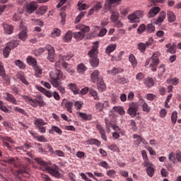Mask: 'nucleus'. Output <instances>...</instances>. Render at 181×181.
Instances as JSON below:
<instances>
[{"mask_svg":"<svg viewBox=\"0 0 181 181\" xmlns=\"http://www.w3.org/2000/svg\"><path fill=\"white\" fill-rule=\"evenodd\" d=\"M171 120L173 124H176V122L177 121V112L174 111L172 113Z\"/></svg>","mask_w":181,"mask_h":181,"instance_id":"nucleus-53","label":"nucleus"},{"mask_svg":"<svg viewBox=\"0 0 181 181\" xmlns=\"http://www.w3.org/2000/svg\"><path fill=\"white\" fill-rule=\"evenodd\" d=\"M74 56V54L73 53H69L67 55H59V59L60 60H62V62H66V60H70L71 57Z\"/></svg>","mask_w":181,"mask_h":181,"instance_id":"nucleus-37","label":"nucleus"},{"mask_svg":"<svg viewBox=\"0 0 181 181\" xmlns=\"http://www.w3.org/2000/svg\"><path fill=\"white\" fill-rule=\"evenodd\" d=\"M107 148L113 152H117V153H119V148H118V146H117V144H112L110 146H108Z\"/></svg>","mask_w":181,"mask_h":181,"instance_id":"nucleus-48","label":"nucleus"},{"mask_svg":"<svg viewBox=\"0 0 181 181\" xmlns=\"http://www.w3.org/2000/svg\"><path fill=\"white\" fill-rule=\"evenodd\" d=\"M129 62L131 63L132 67L134 68L138 66V61L136 60V58L135 57V55H134V54H130L129 55Z\"/></svg>","mask_w":181,"mask_h":181,"instance_id":"nucleus-25","label":"nucleus"},{"mask_svg":"<svg viewBox=\"0 0 181 181\" xmlns=\"http://www.w3.org/2000/svg\"><path fill=\"white\" fill-rule=\"evenodd\" d=\"M145 84L146 86V87H152L153 86V79L152 78H146V80H145Z\"/></svg>","mask_w":181,"mask_h":181,"instance_id":"nucleus-46","label":"nucleus"},{"mask_svg":"<svg viewBox=\"0 0 181 181\" xmlns=\"http://www.w3.org/2000/svg\"><path fill=\"white\" fill-rule=\"evenodd\" d=\"M18 37L19 39H21V40H23V42H25V40H26V39L28 38V35L26 33V31L21 30L18 34Z\"/></svg>","mask_w":181,"mask_h":181,"instance_id":"nucleus-40","label":"nucleus"},{"mask_svg":"<svg viewBox=\"0 0 181 181\" xmlns=\"http://www.w3.org/2000/svg\"><path fill=\"white\" fill-rule=\"evenodd\" d=\"M146 31L147 33H152V32H155V25H153V24H148L146 28Z\"/></svg>","mask_w":181,"mask_h":181,"instance_id":"nucleus-52","label":"nucleus"},{"mask_svg":"<svg viewBox=\"0 0 181 181\" xmlns=\"http://www.w3.org/2000/svg\"><path fill=\"white\" fill-rule=\"evenodd\" d=\"M95 107L97 110V111H98V112H101V111H103V103L98 102L95 103Z\"/></svg>","mask_w":181,"mask_h":181,"instance_id":"nucleus-60","label":"nucleus"},{"mask_svg":"<svg viewBox=\"0 0 181 181\" xmlns=\"http://www.w3.org/2000/svg\"><path fill=\"white\" fill-rule=\"evenodd\" d=\"M37 163H38V165H40V166H42L45 170L48 172V173H49L52 176H54V177H60V172H59V167H57V165L49 167L48 166L49 163L42 160V158H37Z\"/></svg>","mask_w":181,"mask_h":181,"instance_id":"nucleus-2","label":"nucleus"},{"mask_svg":"<svg viewBox=\"0 0 181 181\" xmlns=\"http://www.w3.org/2000/svg\"><path fill=\"white\" fill-rule=\"evenodd\" d=\"M138 49L141 53H144L146 50V45L144 42H140L138 44Z\"/></svg>","mask_w":181,"mask_h":181,"instance_id":"nucleus-49","label":"nucleus"},{"mask_svg":"<svg viewBox=\"0 0 181 181\" xmlns=\"http://www.w3.org/2000/svg\"><path fill=\"white\" fill-rule=\"evenodd\" d=\"M145 30H146V27L145 26V24H141L137 29V33L141 35V33H144Z\"/></svg>","mask_w":181,"mask_h":181,"instance_id":"nucleus-55","label":"nucleus"},{"mask_svg":"<svg viewBox=\"0 0 181 181\" xmlns=\"http://www.w3.org/2000/svg\"><path fill=\"white\" fill-rule=\"evenodd\" d=\"M11 50H12L9 47L6 45V47L3 49V54L5 59L9 57V54H11Z\"/></svg>","mask_w":181,"mask_h":181,"instance_id":"nucleus-35","label":"nucleus"},{"mask_svg":"<svg viewBox=\"0 0 181 181\" xmlns=\"http://www.w3.org/2000/svg\"><path fill=\"white\" fill-rule=\"evenodd\" d=\"M96 129L99 131L102 139H103L105 142H107V134H105V129H104V127L100 124H97Z\"/></svg>","mask_w":181,"mask_h":181,"instance_id":"nucleus-14","label":"nucleus"},{"mask_svg":"<svg viewBox=\"0 0 181 181\" xmlns=\"http://www.w3.org/2000/svg\"><path fill=\"white\" fill-rule=\"evenodd\" d=\"M60 33H62V30L59 28H54L52 33V37H54V36H60Z\"/></svg>","mask_w":181,"mask_h":181,"instance_id":"nucleus-57","label":"nucleus"},{"mask_svg":"<svg viewBox=\"0 0 181 181\" xmlns=\"http://www.w3.org/2000/svg\"><path fill=\"white\" fill-rule=\"evenodd\" d=\"M89 62L92 67H98V64H100V60L97 57L90 58Z\"/></svg>","mask_w":181,"mask_h":181,"instance_id":"nucleus-31","label":"nucleus"},{"mask_svg":"<svg viewBox=\"0 0 181 181\" xmlns=\"http://www.w3.org/2000/svg\"><path fill=\"white\" fill-rule=\"evenodd\" d=\"M144 16V13L141 11H136L132 14L129 15L128 19L130 23H139L141 21V18Z\"/></svg>","mask_w":181,"mask_h":181,"instance_id":"nucleus-6","label":"nucleus"},{"mask_svg":"<svg viewBox=\"0 0 181 181\" xmlns=\"http://www.w3.org/2000/svg\"><path fill=\"white\" fill-rule=\"evenodd\" d=\"M160 12V7H153L151 8L148 13V18H155L156 15L158 14V13Z\"/></svg>","mask_w":181,"mask_h":181,"instance_id":"nucleus-13","label":"nucleus"},{"mask_svg":"<svg viewBox=\"0 0 181 181\" xmlns=\"http://www.w3.org/2000/svg\"><path fill=\"white\" fill-rule=\"evenodd\" d=\"M89 93L90 94V95H92V97H93L94 100H100V97H98V94L95 90L90 89Z\"/></svg>","mask_w":181,"mask_h":181,"instance_id":"nucleus-51","label":"nucleus"},{"mask_svg":"<svg viewBox=\"0 0 181 181\" xmlns=\"http://www.w3.org/2000/svg\"><path fill=\"white\" fill-rule=\"evenodd\" d=\"M168 84H173V86H177L179 84V78H171L167 79Z\"/></svg>","mask_w":181,"mask_h":181,"instance_id":"nucleus-36","label":"nucleus"},{"mask_svg":"<svg viewBox=\"0 0 181 181\" xmlns=\"http://www.w3.org/2000/svg\"><path fill=\"white\" fill-rule=\"evenodd\" d=\"M47 11V6H41L38 9V11H37L35 12V13L37 15H45V13H46Z\"/></svg>","mask_w":181,"mask_h":181,"instance_id":"nucleus-41","label":"nucleus"},{"mask_svg":"<svg viewBox=\"0 0 181 181\" xmlns=\"http://www.w3.org/2000/svg\"><path fill=\"white\" fill-rule=\"evenodd\" d=\"M122 70H121V68H116L114 67L112 69L107 71V73L109 74H112V76H115L116 74H118L119 73H121Z\"/></svg>","mask_w":181,"mask_h":181,"instance_id":"nucleus-34","label":"nucleus"},{"mask_svg":"<svg viewBox=\"0 0 181 181\" xmlns=\"http://www.w3.org/2000/svg\"><path fill=\"white\" fill-rule=\"evenodd\" d=\"M62 67H64L69 74H74V69H73V68H71L66 62H62Z\"/></svg>","mask_w":181,"mask_h":181,"instance_id":"nucleus-28","label":"nucleus"},{"mask_svg":"<svg viewBox=\"0 0 181 181\" xmlns=\"http://www.w3.org/2000/svg\"><path fill=\"white\" fill-rule=\"evenodd\" d=\"M83 104L84 103L83 102L76 101L75 102L74 107L77 110H81V107H83Z\"/></svg>","mask_w":181,"mask_h":181,"instance_id":"nucleus-64","label":"nucleus"},{"mask_svg":"<svg viewBox=\"0 0 181 181\" xmlns=\"http://www.w3.org/2000/svg\"><path fill=\"white\" fill-rule=\"evenodd\" d=\"M98 76H100V71L98 70H94L93 73L90 74V78L93 81V83H97L98 82Z\"/></svg>","mask_w":181,"mask_h":181,"instance_id":"nucleus-24","label":"nucleus"},{"mask_svg":"<svg viewBox=\"0 0 181 181\" xmlns=\"http://www.w3.org/2000/svg\"><path fill=\"white\" fill-rule=\"evenodd\" d=\"M80 30L81 31L75 32L73 34L74 39H76V40H77L78 42L84 39L85 33L87 32H90V27L87 25H81L80 27Z\"/></svg>","mask_w":181,"mask_h":181,"instance_id":"nucleus-4","label":"nucleus"},{"mask_svg":"<svg viewBox=\"0 0 181 181\" xmlns=\"http://www.w3.org/2000/svg\"><path fill=\"white\" fill-rule=\"evenodd\" d=\"M115 49H117V45L110 44L106 47V49H105L106 54H108V56H110V54H111V53H112V52H114Z\"/></svg>","mask_w":181,"mask_h":181,"instance_id":"nucleus-26","label":"nucleus"},{"mask_svg":"<svg viewBox=\"0 0 181 181\" xmlns=\"http://www.w3.org/2000/svg\"><path fill=\"white\" fill-rule=\"evenodd\" d=\"M6 46L9 47L11 50H13L15 47H18V46H19V41L17 40H13L11 42H8Z\"/></svg>","mask_w":181,"mask_h":181,"instance_id":"nucleus-23","label":"nucleus"},{"mask_svg":"<svg viewBox=\"0 0 181 181\" xmlns=\"http://www.w3.org/2000/svg\"><path fill=\"white\" fill-rule=\"evenodd\" d=\"M167 18L168 19V22H175L176 21V16L175 15V13L173 11H168L167 12Z\"/></svg>","mask_w":181,"mask_h":181,"instance_id":"nucleus-29","label":"nucleus"},{"mask_svg":"<svg viewBox=\"0 0 181 181\" xmlns=\"http://www.w3.org/2000/svg\"><path fill=\"white\" fill-rule=\"evenodd\" d=\"M124 51L120 52L117 56H112L111 62H121Z\"/></svg>","mask_w":181,"mask_h":181,"instance_id":"nucleus-33","label":"nucleus"},{"mask_svg":"<svg viewBox=\"0 0 181 181\" xmlns=\"http://www.w3.org/2000/svg\"><path fill=\"white\" fill-rule=\"evenodd\" d=\"M151 63L149 67L153 71H156V66L159 64V58H150Z\"/></svg>","mask_w":181,"mask_h":181,"instance_id":"nucleus-17","label":"nucleus"},{"mask_svg":"<svg viewBox=\"0 0 181 181\" xmlns=\"http://www.w3.org/2000/svg\"><path fill=\"white\" fill-rule=\"evenodd\" d=\"M138 113V103H132L128 109V114L132 117V118H135L136 114Z\"/></svg>","mask_w":181,"mask_h":181,"instance_id":"nucleus-9","label":"nucleus"},{"mask_svg":"<svg viewBox=\"0 0 181 181\" xmlns=\"http://www.w3.org/2000/svg\"><path fill=\"white\" fill-rule=\"evenodd\" d=\"M37 9V3L33 1L27 5L28 13H33V11Z\"/></svg>","mask_w":181,"mask_h":181,"instance_id":"nucleus-15","label":"nucleus"},{"mask_svg":"<svg viewBox=\"0 0 181 181\" xmlns=\"http://www.w3.org/2000/svg\"><path fill=\"white\" fill-rule=\"evenodd\" d=\"M97 54H98V45H95L93 49L88 52V56L92 59L97 57Z\"/></svg>","mask_w":181,"mask_h":181,"instance_id":"nucleus-16","label":"nucleus"},{"mask_svg":"<svg viewBox=\"0 0 181 181\" xmlns=\"http://www.w3.org/2000/svg\"><path fill=\"white\" fill-rule=\"evenodd\" d=\"M110 21L111 22H117L118 19L119 18V13L117 11V10H110Z\"/></svg>","mask_w":181,"mask_h":181,"instance_id":"nucleus-21","label":"nucleus"},{"mask_svg":"<svg viewBox=\"0 0 181 181\" xmlns=\"http://www.w3.org/2000/svg\"><path fill=\"white\" fill-rule=\"evenodd\" d=\"M0 138L3 141V142H5V141H6L7 142H10V144H15V141H13L11 137L1 136Z\"/></svg>","mask_w":181,"mask_h":181,"instance_id":"nucleus-56","label":"nucleus"},{"mask_svg":"<svg viewBox=\"0 0 181 181\" xmlns=\"http://www.w3.org/2000/svg\"><path fill=\"white\" fill-rule=\"evenodd\" d=\"M133 138L134 139H136L134 140V144H136L137 146H139L141 144H143L144 145H148V142L146 141V140H145V139L141 137V136L138 134H134Z\"/></svg>","mask_w":181,"mask_h":181,"instance_id":"nucleus-11","label":"nucleus"},{"mask_svg":"<svg viewBox=\"0 0 181 181\" xmlns=\"http://www.w3.org/2000/svg\"><path fill=\"white\" fill-rule=\"evenodd\" d=\"M72 37H73V33L69 30L64 36L63 40L64 42H69L71 41Z\"/></svg>","mask_w":181,"mask_h":181,"instance_id":"nucleus-32","label":"nucleus"},{"mask_svg":"<svg viewBox=\"0 0 181 181\" xmlns=\"http://www.w3.org/2000/svg\"><path fill=\"white\" fill-rule=\"evenodd\" d=\"M27 63H28L30 66H33V67L37 66V61L36 60V59L30 56L27 57Z\"/></svg>","mask_w":181,"mask_h":181,"instance_id":"nucleus-30","label":"nucleus"},{"mask_svg":"<svg viewBox=\"0 0 181 181\" xmlns=\"http://www.w3.org/2000/svg\"><path fill=\"white\" fill-rule=\"evenodd\" d=\"M73 103L72 102H66L65 103V107L68 111V112H69V114H71L73 112V110H71V108H73Z\"/></svg>","mask_w":181,"mask_h":181,"instance_id":"nucleus-47","label":"nucleus"},{"mask_svg":"<svg viewBox=\"0 0 181 181\" xmlns=\"http://www.w3.org/2000/svg\"><path fill=\"white\" fill-rule=\"evenodd\" d=\"M35 139H37L38 142H47V139L43 135L35 136Z\"/></svg>","mask_w":181,"mask_h":181,"instance_id":"nucleus-58","label":"nucleus"},{"mask_svg":"<svg viewBox=\"0 0 181 181\" xmlns=\"http://www.w3.org/2000/svg\"><path fill=\"white\" fill-rule=\"evenodd\" d=\"M13 110L15 111V112H19V114H22L23 115H26V111L19 107H14Z\"/></svg>","mask_w":181,"mask_h":181,"instance_id":"nucleus-54","label":"nucleus"},{"mask_svg":"<svg viewBox=\"0 0 181 181\" xmlns=\"http://www.w3.org/2000/svg\"><path fill=\"white\" fill-rule=\"evenodd\" d=\"M1 160L4 163L11 165L14 168H18V165L21 163V160L18 157H4V158L1 159Z\"/></svg>","mask_w":181,"mask_h":181,"instance_id":"nucleus-7","label":"nucleus"},{"mask_svg":"<svg viewBox=\"0 0 181 181\" xmlns=\"http://www.w3.org/2000/svg\"><path fill=\"white\" fill-rule=\"evenodd\" d=\"M34 125L38 129V132L40 134H46V127L45 125H47V123L43 120V119L37 118L34 121Z\"/></svg>","mask_w":181,"mask_h":181,"instance_id":"nucleus-5","label":"nucleus"},{"mask_svg":"<svg viewBox=\"0 0 181 181\" xmlns=\"http://www.w3.org/2000/svg\"><path fill=\"white\" fill-rule=\"evenodd\" d=\"M105 122L106 129L110 132V131H111V128H114L115 124H112L111 121L108 119H105Z\"/></svg>","mask_w":181,"mask_h":181,"instance_id":"nucleus-38","label":"nucleus"},{"mask_svg":"<svg viewBox=\"0 0 181 181\" xmlns=\"http://www.w3.org/2000/svg\"><path fill=\"white\" fill-rule=\"evenodd\" d=\"M25 100H28V104L33 107L34 108H36L37 107H45L46 105V103L43 101V99L42 98V96H37V98L33 99L30 96H25Z\"/></svg>","mask_w":181,"mask_h":181,"instance_id":"nucleus-3","label":"nucleus"},{"mask_svg":"<svg viewBox=\"0 0 181 181\" xmlns=\"http://www.w3.org/2000/svg\"><path fill=\"white\" fill-rule=\"evenodd\" d=\"M0 76L2 77L6 81H9V77L6 76L5 68L4 67V63L0 62Z\"/></svg>","mask_w":181,"mask_h":181,"instance_id":"nucleus-19","label":"nucleus"},{"mask_svg":"<svg viewBox=\"0 0 181 181\" xmlns=\"http://www.w3.org/2000/svg\"><path fill=\"white\" fill-rule=\"evenodd\" d=\"M34 70H35V76H36V77H40V76H42V69H40L39 66L36 65L34 67Z\"/></svg>","mask_w":181,"mask_h":181,"instance_id":"nucleus-45","label":"nucleus"},{"mask_svg":"<svg viewBox=\"0 0 181 181\" xmlns=\"http://www.w3.org/2000/svg\"><path fill=\"white\" fill-rule=\"evenodd\" d=\"M146 99L148 101H153V100H156V95H153V93H148L146 95Z\"/></svg>","mask_w":181,"mask_h":181,"instance_id":"nucleus-62","label":"nucleus"},{"mask_svg":"<svg viewBox=\"0 0 181 181\" xmlns=\"http://www.w3.org/2000/svg\"><path fill=\"white\" fill-rule=\"evenodd\" d=\"M2 26L6 35H12V33H13V25H9L6 23H3Z\"/></svg>","mask_w":181,"mask_h":181,"instance_id":"nucleus-12","label":"nucleus"},{"mask_svg":"<svg viewBox=\"0 0 181 181\" xmlns=\"http://www.w3.org/2000/svg\"><path fill=\"white\" fill-rule=\"evenodd\" d=\"M15 64L16 66L19 67V69H21V70H23L26 68V65L20 59L15 61Z\"/></svg>","mask_w":181,"mask_h":181,"instance_id":"nucleus-42","label":"nucleus"},{"mask_svg":"<svg viewBox=\"0 0 181 181\" xmlns=\"http://www.w3.org/2000/svg\"><path fill=\"white\" fill-rule=\"evenodd\" d=\"M50 83L55 88H59L61 94L66 93L64 87L62 86V78H63V72L59 69H55L49 73Z\"/></svg>","mask_w":181,"mask_h":181,"instance_id":"nucleus-1","label":"nucleus"},{"mask_svg":"<svg viewBox=\"0 0 181 181\" xmlns=\"http://www.w3.org/2000/svg\"><path fill=\"white\" fill-rule=\"evenodd\" d=\"M87 145H95L96 146H101V141L96 139H90L86 141Z\"/></svg>","mask_w":181,"mask_h":181,"instance_id":"nucleus-22","label":"nucleus"},{"mask_svg":"<svg viewBox=\"0 0 181 181\" xmlns=\"http://www.w3.org/2000/svg\"><path fill=\"white\" fill-rule=\"evenodd\" d=\"M142 110L144 111V112H149V111H151V107H149L148 103L144 102L142 105Z\"/></svg>","mask_w":181,"mask_h":181,"instance_id":"nucleus-63","label":"nucleus"},{"mask_svg":"<svg viewBox=\"0 0 181 181\" xmlns=\"http://www.w3.org/2000/svg\"><path fill=\"white\" fill-rule=\"evenodd\" d=\"M144 166L146 168V170L148 176L153 177V175H155V165L149 160H146L144 162Z\"/></svg>","mask_w":181,"mask_h":181,"instance_id":"nucleus-8","label":"nucleus"},{"mask_svg":"<svg viewBox=\"0 0 181 181\" xmlns=\"http://www.w3.org/2000/svg\"><path fill=\"white\" fill-rule=\"evenodd\" d=\"M165 18H166V13L165 11H161L159 13L158 18L154 22L155 25H160V23H162V22L165 21Z\"/></svg>","mask_w":181,"mask_h":181,"instance_id":"nucleus-20","label":"nucleus"},{"mask_svg":"<svg viewBox=\"0 0 181 181\" xmlns=\"http://www.w3.org/2000/svg\"><path fill=\"white\" fill-rule=\"evenodd\" d=\"M98 90L99 91H105V88H107V86H105V83H104V81L103 79H99L98 81Z\"/></svg>","mask_w":181,"mask_h":181,"instance_id":"nucleus-27","label":"nucleus"},{"mask_svg":"<svg viewBox=\"0 0 181 181\" xmlns=\"http://www.w3.org/2000/svg\"><path fill=\"white\" fill-rule=\"evenodd\" d=\"M78 114L80 118H81L82 121H91V119H93L92 114L87 115V113L81 112H78Z\"/></svg>","mask_w":181,"mask_h":181,"instance_id":"nucleus-18","label":"nucleus"},{"mask_svg":"<svg viewBox=\"0 0 181 181\" xmlns=\"http://www.w3.org/2000/svg\"><path fill=\"white\" fill-rule=\"evenodd\" d=\"M4 98L5 99L6 101H8V103H11L14 105H18V100H16L15 96H13V95L9 93H4Z\"/></svg>","mask_w":181,"mask_h":181,"instance_id":"nucleus-10","label":"nucleus"},{"mask_svg":"<svg viewBox=\"0 0 181 181\" xmlns=\"http://www.w3.org/2000/svg\"><path fill=\"white\" fill-rule=\"evenodd\" d=\"M47 59L49 60V62H54V52H53V50H52L50 52H48Z\"/></svg>","mask_w":181,"mask_h":181,"instance_id":"nucleus-61","label":"nucleus"},{"mask_svg":"<svg viewBox=\"0 0 181 181\" xmlns=\"http://www.w3.org/2000/svg\"><path fill=\"white\" fill-rule=\"evenodd\" d=\"M86 15H87V11L81 12V13H79L78 15V16L76 17L75 23H78V22H80V21H81V19H83V18H84V16H86Z\"/></svg>","mask_w":181,"mask_h":181,"instance_id":"nucleus-43","label":"nucleus"},{"mask_svg":"<svg viewBox=\"0 0 181 181\" xmlns=\"http://www.w3.org/2000/svg\"><path fill=\"white\" fill-rule=\"evenodd\" d=\"M69 87L70 90H71V91H73V93L74 94H78V93H80V90H78L77 88V86H76V84H74V83H69Z\"/></svg>","mask_w":181,"mask_h":181,"instance_id":"nucleus-39","label":"nucleus"},{"mask_svg":"<svg viewBox=\"0 0 181 181\" xmlns=\"http://www.w3.org/2000/svg\"><path fill=\"white\" fill-rule=\"evenodd\" d=\"M87 70V67L84 64H79L77 67V71L78 73H84Z\"/></svg>","mask_w":181,"mask_h":181,"instance_id":"nucleus-44","label":"nucleus"},{"mask_svg":"<svg viewBox=\"0 0 181 181\" xmlns=\"http://www.w3.org/2000/svg\"><path fill=\"white\" fill-rule=\"evenodd\" d=\"M56 155L57 156H59L60 158H64L65 153L61 150H57L54 151V154Z\"/></svg>","mask_w":181,"mask_h":181,"instance_id":"nucleus-59","label":"nucleus"},{"mask_svg":"<svg viewBox=\"0 0 181 181\" xmlns=\"http://www.w3.org/2000/svg\"><path fill=\"white\" fill-rule=\"evenodd\" d=\"M117 83H118V84H126V83H128V79L124 77L117 76Z\"/></svg>","mask_w":181,"mask_h":181,"instance_id":"nucleus-50","label":"nucleus"}]
</instances>
